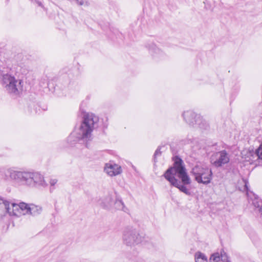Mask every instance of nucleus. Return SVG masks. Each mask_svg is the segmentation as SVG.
Masks as SVG:
<instances>
[{
	"instance_id": "6e6552de",
	"label": "nucleus",
	"mask_w": 262,
	"mask_h": 262,
	"mask_svg": "<svg viewBox=\"0 0 262 262\" xmlns=\"http://www.w3.org/2000/svg\"><path fill=\"white\" fill-rule=\"evenodd\" d=\"M185 121L190 125H198L199 127L202 129H207L209 127L208 123L206 121L199 115H196L192 111H187L183 114Z\"/></svg>"
},
{
	"instance_id": "0eeeda50",
	"label": "nucleus",
	"mask_w": 262,
	"mask_h": 262,
	"mask_svg": "<svg viewBox=\"0 0 262 262\" xmlns=\"http://www.w3.org/2000/svg\"><path fill=\"white\" fill-rule=\"evenodd\" d=\"M122 239L125 245L132 247L141 243L143 241V236L136 229L128 227L123 230Z\"/></svg>"
},
{
	"instance_id": "f3484780",
	"label": "nucleus",
	"mask_w": 262,
	"mask_h": 262,
	"mask_svg": "<svg viewBox=\"0 0 262 262\" xmlns=\"http://www.w3.org/2000/svg\"><path fill=\"white\" fill-rule=\"evenodd\" d=\"M115 207L118 210H121L124 211H125V205L121 200V199L119 198H117L116 200V202L115 203Z\"/></svg>"
},
{
	"instance_id": "f03ea898",
	"label": "nucleus",
	"mask_w": 262,
	"mask_h": 262,
	"mask_svg": "<svg viewBox=\"0 0 262 262\" xmlns=\"http://www.w3.org/2000/svg\"><path fill=\"white\" fill-rule=\"evenodd\" d=\"M172 160L173 166L167 169L163 176L171 185L186 194L190 195L189 190L185 185H189L191 181L187 173L184 162L177 156L173 157Z\"/></svg>"
},
{
	"instance_id": "6ab92c4d",
	"label": "nucleus",
	"mask_w": 262,
	"mask_h": 262,
	"mask_svg": "<svg viewBox=\"0 0 262 262\" xmlns=\"http://www.w3.org/2000/svg\"><path fill=\"white\" fill-rule=\"evenodd\" d=\"M220 255V259L223 262H230L229 260V257H228L227 253L223 250H221Z\"/></svg>"
},
{
	"instance_id": "5701e85b",
	"label": "nucleus",
	"mask_w": 262,
	"mask_h": 262,
	"mask_svg": "<svg viewBox=\"0 0 262 262\" xmlns=\"http://www.w3.org/2000/svg\"><path fill=\"white\" fill-rule=\"evenodd\" d=\"M245 187L247 191H248V182L246 181H245Z\"/></svg>"
},
{
	"instance_id": "dca6fc26",
	"label": "nucleus",
	"mask_w": 262,
	"mask_h": 262,
	"mask_svg": "<svg viewBox=\"0 0 262 262\" xmlns=\"http://www.w3.org/2000/svg\"><path fill=\"white\" fill-rule=\"evenodd\" d=\"M252 204L257 209V211L262 215V200L255 198Z\"/></svg>"
},
{
	"instance_id": "2eb2a0df",
	"label": "nucleus",
	"mask_w": 262,
	"mask_h": 262,
	"mask_svg": "<svg viewBox=\"0 0 262 262\" xmlns=\"http://www.w3.org/2000/svg\"><path fill=\"white\" fill-rule=\"evenodd\" d=\"M195 262H208L207 256L201 252H197L195 254Z\"/></svg>"
},
{
	"instance_id": "f257e3e1",
	"label": "nucleus",
	"mask_w": 262,
	"mask_h": 262,
	"mask_svg": "<svg viewBox=\"0 0 262 262\" xmlns=\"http://www.w3.org/2000/svg\"><path fill=\"white\" fill-rule=\"evenodd\" d=\"M16 68L11 65L10 60L6 58L3 52L0 53V83L8 94L17 96L23 90L24 82L16 78Z\"/></svg>"
},
{
	"instance_id": "9d476101",
	"label": "nucleus",
	"mask_w": 262,
	"mask_h": 262,
	"mask_svg": "<svg viewBox=\"0 0 262 262\" xmlns=\"http://www.w3.org/2000/svg\"><path fill=\"white\" fill-rule=\"evenodd\" d=\"M230 161V155L226 150H223L214 154L211 158L212 164L216 167H221Z\"/></svg>"
},
{
	"instance_id": "412c9836",
	"label": "nucleus",
	"mask_w": 262,
	"mask_h": 262,
	"mask_svg": "<svg viewBox=\"0 0 262 262\" xmlns=\"http://www.w3.org/2000/svg\"><path fill=\"white\" fill-rule=\"evenodd\" d=\"M77 4L80 6H83L86 4V0H76Z\"/></svg>"
},
{
	"instance_id": "39448f33",
	"label": "nucleus",
	"mask_w": 262,
	"mask_h": 262,
	"mask_svg": "<svg viewBox=\"0 0 262 262\" xmlns=\"http://www.w3.org/2000/svg\"><path fill=\"white\" fill-rule=\"evenodd\" d=\"M191 172L198 183L207 185L211 182L212 179L211 169L204 165L196 164L192 168Z\"/></svg>"
},
{
	"instance_id": "4468645a",
	"label": "nucleus",
	"mask_w": 262,
	"mask_h": 262,
	"mask_svg": "<svg viewBox=\"0 0 262 262\" xmlns=\"http://www.w3.org/2000/svg\"><path fill=\"white\" fill-rule=\"evenodd\" d=\"M113 203L112 196L108 194L102 198L99 202V204L104 208L110 207Z\"/></svg>"
},
{
	"instance_id": "aec40b11",
	"label": "nucleus",
	"mask_w": 262,
	"mask_h": 262,
	"mask_svg": "<svg viewBox=\"0 0 262 262\" xmlns=\"http://www.w3.org/2000/svg\"><path fill=\"white\" fill-rule=\"evenodd\" d=\"M161 154V151H160V148H157L154 154L155 160L156 159V158H157V156H160Z\"/></svg>"
},
{
	"instance_id": "b1692460",
	"label": "nucleus",
	"mask_w": 262,
	"mask_h": 262,
	"mask_svg": "<svg viewBox=\"0 0 262 262\" xmlns=\"http://www.w3.org/2000/svg\"><path fill=\"white\" fill-rule=\"evenodd\" d=\"M37 4H38V5H39V6H41V7H42H42H43V5H42V3H41V2H37Z\"/></svg>"
},
{
	"instance_id": "7ed1b4c3",
	"label": "nucleus",
	"mask_w": 262,
	"mask_h": 262,
	"mask_svg": "<svg viewBox=\"0 0 262 262\" xmlns=\"http://www.w3.org/2000/svg\"><path fill=\"white\" fill-rule=\"evenodd\" d=\"M99 118L92 113L83 115V120L79 128L68 137V142L73 145V142L78 141L87 142L92 139V132L98 127Z\"/></svg>"
},
{
	"instance_id": "4be33fe9",
	"label": "nucleus",
	"mask_w": 262,
	"mask_h": 262,
	"mask_svg": "<svg viewBox=\"0 0 262 262\" xmlns=\"http://www.w3.org/2000/svg\"><path fill=\"white\" fill-rule=\"evenodd\" d=\"M57 182V180L56 179H51L50 181V184L51 186H54Z\"/></svg>"
},
{
	"instance_id": "a211bd4d",
	"label": "nucleus",
	"mask_w": 262,
	"mask_h": 262,
	"mask_svg": "<svg viewBox=\"0 0 262 262\" xmlns=\"http://www.w3.org/2000/svg\"><path fill=\"white\" fill-rule=\"evenodd\" d=\"M220 260V255L218 252L212 254L209 259L210 262H219Z\"/></svg>"
},
{
	"instance_id": "1a4fd4ad",
	"label": "nucleus",
	"mask_w": 262,
	"mask_h": 262,
	"mask_svg": "<svg viewBox=\"0 0 262 262\" xmlns=\"http://www.w3.org/2000/svg\"><path fill=\"white\" fill-rule=\"evenodd\" d=\"M20 172L15 170L13 167L0 168L1 178L5 181H15L19 182Z\"/></svg>"
},
{
	"instance_id": "f8f14e48",
	"label": "nucleus",
	"mask_w": 262,
	"mask_h": 262,
	"mask_svg": "<svg viewBox=\"0 0 262 262\" xmlns=\"http://www.w3.org/2000/svg\"><path fill=\"white\" fill-rule=\"evenodd\" d=\"M146 47L148 49L150 54L154 58H160L164 55V52L152 42L147 43Z\"/></svg>"
},
{
	"instance_id": "423d86ee",
	"label": "nucleus",
	"mask_w": 262,
	"mask_h": 262,
	"mask_svg": "<svg viewBox=\"0 0 262 262\" xmlns=\"http://www.w3.org/2000/svg\"><path fill=\"white\" fill-rule=\"evenodd\" d=\"M13 214L15 216H20L25 214H31L34 216L41 213L42 208L34 204H27L21 202L13 205Z\"/></svg>"
},
{
	"instance_id": "9b49d317",
	"label": "nucleus",
	"mask_w": 262,
	"mask_h": 262,
	"mask_svg": "<svg viewBox=\"0 0 262 262\" xmlns=\"http://www.w3.org/2000/svg\"><path fill=\"white\" fill-rule=\"evenodd\" d=\"M105 172L110 176L113 177L121 172V167L116 164L106 163L104 167Z\"/></svg>"
},
{
	"instance_id": "20e7f679",
	"label": "nucleus",
	"mask_w": 262,
	"mask_h": 262,
	"mask_svg": "<svg viewBox=\"0 0 262 262\" xmlns=\"http://www.w3.org/2000/svg\"><path fill=\"white\" fill-rule=\"evenodd\" d=\"M19 183L30 186L46 187L47 184L43 176L39 172L34 171H21Z\"/></svg>"
},
{
	"instance_id": "ddd939ff",
	"label": "nucleus",
	"mask_w": 262,
	"mask_h": 262,
	"mask_svg": "<svg viewBox=\"0 0 262 262\" xmlns=\"http://www.w3.org/2000/svg\"><path fill=\"white\" fill-rule=\"evenodd\" d=\"M16 204L15 203H10L0 197V211H5L10 215L14 216V214H13V205Z\"/></svg>"
}]
</instances>
